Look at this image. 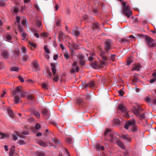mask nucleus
<instances>
[{
    "label": "nucleus",
    "mask_w": 156,
    "mask_h": 156,
    "mask_svg": "<svg viewBox=\"0 0 156 156\" xmlns=\"http://www.w3.org/2000/svg\"><path fill=\"white\" fill-rule=\"evenodd\" d=\"M12 93L14 97V102L15 104H18L20 101V98L24 97L25 95V93L23 91L21 86L17 87Z\"/></svg>",
    "instance_id": "1"
},
{
    "label": "nucleus",
    "mask_w": 156,
    "mask_h": 156,
    "mask_svg": "<svg viewBox=\"0 0 156 156\" xmlns=\"http://www.w3.org/2000/svg\"><path fill=\"white\" fill-rule=\"evenodd\" d=\"M122 5L124 7L123 12L127 17L129 18L132 14V12L130 9V8L128 6H126V4L124 2L122 3Z\"/></svg>",
    "instance_id": "2"
},
{
    "label": "nucleus",
    "mask_w": 156,
    "mask_h": 156,
    "mask_svg": "<svg viewBox=\"0 0 156 156\" xmlns=\"http://www.w3.org/2000/svg\"><path fill=\"white\" fill-rule=\"evenodd\" d=\"M145 40L147 44L149 47L152 48L155 46V42L150 37L146 36L145 37Z\"/></svg>",
    "instance_id": "3"
},
{
    "label": "nucleus",
    "mask_w": 156,
    "mask_h": 156,
    "mask_svg": "<svg viewBox=\"0 0 156 156\" xmlns=\"http://www.w3.org/2000/svg\"><path fill=\"white\" fill-rule=\"evenodd\" d=\"M112 44V43L110 40L108 39L106 41L105 49L107 52L109 51L111 49V46Z\"/></svg>",
    "instance_id": "4"
},
{
    "label": "nucleus",
    "mask_w": 156,
    "mask_h": 156,
    "mask_svg": "<svg viewBox=\"0 0 156 156\" xmlns=\"http://www.w3.org/2000/svg\"><path fill=\"white\" fill-rule=\"evenodd\" d=\"M73 68L71 69L70 72L72 73H74L75 72H78L79 70V68L77 66V62H74L72 65Z\"/></svg>",
    "instance_id": "5"
},
{
    "label": "nucleus",
    "mask_w": 156,
    "mask_h": 156,
    "mask_svg": "<svg viewBox=\"0 0 156 156\" xmlns=\"http://www.w3.org/2000/svg\"><path fill=\"white\" fill-rule=\"evenodd\" d=\"M135 125V121L133 119L132 120H129L127 123L124 126V127L126 129H128L129 127V126H131L132 127Z\"/></svg>",
    "instance_id": "6"
},
{
    "label": "nucleus",
    "mask_w": 156,
    "mask_h": 156,
    "mask_svg": "<svg viewBox=\"0 0 156 156\" xmlns=\"http://www.w3.org/2000/svg\"><path fill=\"white\" fill-rule=\"evenodd\" d=\"M33 67L35 71H38L40 70V68L37 61L34 60L32 62Z\"/></svg>",
    "instance_id": "7"
},
{
    "label": "nucleus",
    "mask_w": 156,
    "mask_h": 156,
    "mask_svg": "<svg viewBox=\"0 0 156 156\" xmlns=\"http://www.w3.org/2000/svg\"><path fill=\"white\" fill-rule=\"evenodd\" d=\"M143 110V109L141 108H134L132 109V111L134 114L136 116H139L140 112Z\"/></svg>",
    "instance_id": "8"
},
{
    "label": "nucleus",
    "mask_w": 156,
    "mask_h": 156,
    "mask_svg": "<svg viewBox=\"0 0 156 156\" xmlns=\"http://www.w3.org/2000/svg\"><path fill=\"white\" fill-rule=\"evenodd\" d=\"M116 144L117 145L121 148L123 150H125L126 148L125 146L122 143V141L120 140L119 139H117L116 141Z\"/></svg>",
    "instance_id": "9"
},
{
    "label": "nucleus",
    "mask_w": 156,
    "mask_h": 156,
    "mask_svg": "<svg viewBox=\"0 0 156 156\" xmlns=\"http://www.w3.org/2000/svg\"><path fill=\"white\" fill-rule=\"evenodd\" d=\"M94 86V83L93 81H91L85 84L83 87L84 88H86L88 87H93Z\"/></svg>",
    "instance_id": "10"
},
{
    "label": "nucleus",
    "mask_w": 156,
    "mask_h": 156,
    "mask_svg": "<svg viewBox=\"0 0 156 156\" xmlns=\"http://www.w3.org/2000/svg\"><path fill=\"white\" fill-rule=\"evenodd\" d=\"M4 38L6 41L11 42L12 39L11 34L10 33H7L5 36Z\"/></svg>",
    "instance_id": "11"
},
{
    "label": "nucleus",
    "mask_w": 156,
    "mask_h": 156,
    "mask_svg": "<svg viewBox=\"0 0 156 156\" xmlns=\"http://www.w3.org/2000/svg\"><path fill=\"white\" fill-rule=\"evenodd\" d=\"M1 55L3 58H8L9 54L7 51H2L1 52Z\"/></svg>",
    "instance_id": "12"
},
{
    "label": "nucleus",
    "mask_w": 156,
    "mask_h": 156,
    "mask_svg": "<svg viewBox=\"0 0 156 156\" xmlns=\"http://www.w3.org/2000/svg\"><path fill=\"white\" fill-rule=\"evenodd\" d=\"M20 54L19 51H15L13 55V58L16 60H18L20 58Z\"/></svg>",
    "instance_id": "13"
},
{
    "label": "nucleus",
    "mask_w": 156,
    "mask_h": 156,
    "mask_svg": "<svg viewBox=\"0 0 156 156\" xmlns=\"http://www.w3.org/2000/svg\"><path fill=\"white\" fill-rule=\"evenodd\" d=\"M99 26L100 24L98 23H93L91 25V27L92 28L95 30H100Z\"/></svg>",
    "instance_id": "14"
},
{
    "label": "nucleus",
    "mask_w": 156,
    "mask_h": 156,
    "mask_svg": "<svg viewBox=\"0 0 156 156\" xmlns=\"http://www.w3.org/2000/svg\"><path fill=\"white\" fill-rule=\"evenodd\" d=\"M17 134L16 135L14 134L12 136L13 137V139L14 140H17V136H18L20 137L21 138H23L24 137V136L22 135H20V133H18V132H17Z\"/></svg>",
    "instance_id": "15"
},
{
    "label": "nucleus",
    "mask_w": 156,
    "mask_h": 156,
    "mask_svg": "<svg viewBox=\"0 0 156 156\" xmlns=\"http://www.w3.org/2000/svg\"><path fill=\"white\" fill-rule=\"evenodd\" d=\"M91 66L94 69H98V63L96 61L92 62L91 63Z\"/></svg>",
    "instance_id": "16"
},
{
    "label": "nucleus",
    "mask_w": 156,
    "mask_h": 156,
    "mask_svg": "<svg viewBox=\"0 0 156 156\" xmlns=\"http://www.w3.org/2000/svg\"><path fill=\"white\" fill-rule=\"evenodd\" d=\"M77 104L81 106H84L85 103L84 102L83 100L81 98H77L76 101Z\"/></svg>",
    "instance_id": "17"
},
{
    "label": "nucleus",
    "mask_w": 156,
    "mask_h": 156,
    "mask_svg": "<svg viewBox=\"0 0 156 156\" xmlns=\"http://www.w3.org/2000/svg\"><path fill=\"white\" fill-rule=\"evenodd\" d=\"M15 147L14 146H12L9 150V156H13L15 151Z\"/></svg>",
    "instance_id": "18"
},
{
    "label": "nucleus",
    "mask_w": 156,
    "mask_h": 156,
    "mask_svg": "<svg viewBox=\"0 0 156 156\" xmlns=\"http://www.w3.org/2000/svg\"><path fill=\"white\" fill-rule=\"evenodd\" d=\"M22 58L24 61H27L30 59L29 57L26 54H22Z\"/></svg>",
    "instance_id": "19"
},
{
    "label": "nucleus",
    "mask_w": 156,
    "mask_h": 156,
    "mask_svg": "<svg viewBox=\"0 0 156 156\" xmlns=\"http://www.w3.org/2000/svg\"><path fill=\"white\" fill-rule=\"evenodd\" d=\"M21 36L22 37V39L23 40H26L28 37L27 34L24 32L21 33Z\"/></svg>",
    "instance_id": "20"
},
{
    "label": "nucleus",
    "mask_w": 156,
    "mask_h": 156,
    "mask_svg": "<svg viewBox=\"0 0 156 156\" xmlns=\"http://www.w3.org/2000/svg\"><path fill=\"white\" fill-rule=\"evenodd\" d=\"M38 143L41 147H45L47 146L46 143L42 140H40L38 141Z\"/></svg>",
    "instance_id": "21"
},
{
    "label": "nucleus",
    "mask_w": 156,
    "mask_h": 156,
    "mask_svg": "<svg viewBox=\"0 0 156 156\" xmlns=\"http://www.w3.org/2000/svg\"><path fill=\"white\" fill-rule=\"evenodd\" d=\"M32 114L35 115L37 119H39L40 118V114L38 112L35 111H33L32 112Z\"/></svg>",
    "instance_id": "22"
},
{
    "label": "nucleus",
    "mask_w": 156,
    "mask_h": 156,
    "mask_svg": "<svg viewBox=\"0 0 156 156\" xmlns=\"http://www.w3.org/2000/svg\"><path fill=\"white\" fill-rule=\"evenodd\" d=\"M60 48L62 49L61 51L62 53H63V54H65V53H66L67 52L64 46L62 44H61L60 45Z\"/></svg>",
    "instance_id": "23"
},
{
    "label": "nucleus",
    "mask_w": 156,
    "mask_h": 156,
    "mask_svg": "<svg viewBox=\"0 0 156 156\" xmlns=\"http://www.w3.org/2000/svg\"><path fill=\"white\" fill-rule=\"evenodd\" d=\"M0 135L1 136V139H5L9 137L5 133L0 132Z\"/></svg>",
    "instance_id": "24"
},
{
    "label": "nucleus",
    "mask_w": 156,
    "mask_h": 156,
    "mask_svg": "<svg viewBox=\"0 0 156 156\" xmlns=\"http://www.w3.org/2000/svg\"><path fill=\"white\" fill-rule=\"evenodd\" d=\"M48 83L46 82L44 83H43L41 84V86L44 89H47L48 88Z\"/></svg>",
    "instance_id": "25"
},
{
    "label": "nucleus",
    "mask_w": 156,
    "mask_h": 156,
    "mask_svg": "<svg viewBox=\"0 0 156 156\" xmlns=\"http://www.w3.org/2000/svg\"><path fill=\"white\" fill-rule=\"evenodd\" d=\"M129 39L128 37H126L125 38H122L121 39L119 40V41L122 43H125L128 41Z\"/></svg>",
    "instance_id": "26"
},
{
    "label": "nucleus",
    "mask_w": 156,
    "mask_h": 156,
    "mask_svg": "<svg viewBox=\"0 0 156 156\" xmlns=\"http://www.w3.org/2000/svg\"><path fill=\"white\" fill-rule=\"evenodd\" d=\"M141 68L140 65V64L136 65L132 69V70L139 71Z\"/></svg>",
    "instance_id": "27"
},
{
    "label": "nucleus",
    "mask_w": 156,
    "mask_h": 156,
    "mask_svg": "<svg viewBox=\"0 0 156 156\" xmlns=\"http://www.w3.org/2000/svg\"><path fill=\"white\" fill-rule=\"evenodd\" d=\"M35 97L32 95H29L27 96V100L29 101H34L35 99Z\"/></svg>",
    "instance_id": "28"
},
{
    "label": "nucleus",
    "mask_w": 156,
    "mask_h": 156,
    "mask_svg": "<svg viewBox=\"0 0 156 156\" xmlns=\"http://www.w3.org/2000/svg\"><path fill=\"white\" fill-rule=\"evenodd\" d=\"M7 112L9 116L12 118H13L14 117L13 113L11 109H8L7 110Z\"/></svg>",
    "instance_id": "29"
},
{
    "label": "nucleus",
    "mask_w": 156,
    "mask_h": 156,
    "mask_svg": "<svg viewBox=\"0 0 156 156\" xmlns=\"http://www.w3.org/2000/svg\"><path fill=\"white\" fill-rule=\"evenodd\" d=\"M72 33L75 36H78L80 34V32L77 30H73Z\"/></svg>",
    "instance_id": "30"
},
{
    "label": "nucleus",
    "mask_w": 156,
    "mask_h": 156,
    "mask_svg": "<svg viewBox=\"0 0 156 156\" xmlns=\"http://www.w3.org/2000/svg\"><path fill=\"white\" fill-rule=\"evenodd\" d=\"M95 55L94 53H92L90 55L89 57V60L90 62H92L93 61V59L95 57Z\"/></svg>",
    "instance_id": "31"
},
{
    "label": "nucleus",
    "mask_w": 156,
    "mask_h": 156,
    "mask_svg": "<svg viewBox=\"0 0 156 156\" xmlns=\"http://www.w3.org/2000/svg\"><path fill=\"white\" fill-rule=\"evenodd\" d=\"M20 69L18 67L13 66L11 68L10 70L11 71H18Z\"/></svg>",
    "instance_id": "32"
},
{
    "label": "nucleus",
    "mask_w": 156,
    "mask_h": 156,
    "mask_svg": "<svg viewBox=\"0 0 156 156\" xmlns=\"http://www.w3.org/2000/svg\"><path fill=\"white\" fill-rule=\"evenodd\" d=\"M145 100L146 101L147 103L149 104L150 105L151 104V106H153L151 104V98L149 96L147 97L145 99Z\"/></svg>",
    "instance_id": "33"
},
{
    "label": "nucleus",
    "mask_w": 156,
    "mask_h": 156,
    "mask_svg": "<svg viewBox=\"0 0 156 156\" xmlns=\"http://www.w3.org/2000/svg\"><path fill=\"white\" fill-rule=\"evenodd\" d=\"M51 70L54 75H55L56 74V70L55 69V66L54 64L51 65Z\"/></svg>",
    "instance_id": "34"
},
{
    "label": "nucleus",
    "mask_w": 156,
    "mask_h": 156,
    "mask_svg": "<svg viewBox=\"0 0 156 156\" xmlns=\"http://www.w3.org/2000/svg\"><path fill=\"white\" fill-rule=\"evenodd\" d=\"M121 137L123 139L126 140L128 141H129L130 140V138H129L128 135H122L121 136Z\"/></svg>",
    "instance_id": "35"
},
{
    "label": "nucleus",
    "mask_w": 156,
    "mask_h": 156,
    "mask_svg": "<svg viewBox=\"0 0 156 156\" xmlns=\"http://www.w3.org/2000/svg\"><path fill=\"white\" fill-rule=\"evenodd\" d=\"M52 141H53L56 144L58 145L60 144V141L57 138H52Z\"/></svg>",
    "instance_id": "36"
},
{
    "label": "nucleus",
    "mask_w": 156,
    "mask_h": 156,
    "mask_svg": "<svg viewBox=\"0 0 156 156\" xmlns=\"http://www.w3.org/2000/svg\"><path fill=\"white\" fill-rule=\"evenodd\" d=\"M119 110L121 111L122 113H126L128 112L126 108H118Z\"/></svg>",
    "instance_id": "37"
},
{
    "label": "nucleus",
    "mask_w": 156,
    "mask_h": 156,
    "mask_svg": "<svg viewBox=\"0 0 156 156\" xmlns=\"http://www.w3.org/2000/svg\"><path fill=\"white\" fill-rule=\"evenodd\" d=\"M96 148L98 150L103 151L104 150V147L102 146H101L99 144H97L96 146Z\"/></svg>",
    "instance_id": "38"
},
{
    "label": "nucleus",
    "mask_w": 156,
    "mask_h": 156,
    "mask_svg": "<svg viewBox=\"0 0 156 156\" xmlns=\"http://www.w3.org/2000/svg\"><path fill=\"white\" fill-rule=\"evenodd\" d=\"M36 156H44L45 154L43 152L37 151L35 153Z\"/></svg>",
    "instance_id": "39"
},
{
    "label": "nucleus",
    "mask_w": 156,
    "mask_h": 156,
    "mask_svg": "<svg viewBox=\"0 0 156 156\" xmlns=\"http://www.w3.org/2000/svg\"><path fill=\"white\" fill-rule=\"evenodd\" d=\"M21 51L22 54H26L27 53V49L24 46H22L21 48Z\"/></svg>",
    "instance_id": "40"
},
{
    "label": "nucleus",
    "mask_w": 156,
    "mask_h": 156,
    "mask_svg": "<svg viewBox=\"0 0 156 156\" xmlns=\"http://www.w3.org/2000/svg\"><path fill=\"white\" fill-rule=\"evenodd\" d=\"M44 51L47 53L48 54L50 53L49 50L48 48V46L47 45H45L44 46Z\"/></svg>",
    "instance_id": "41"
},
{
    "label": "nucleus",
    "mask_w": 156,
    "mask_h": 156,
    "mask_svg": "<svg viewBox=\"0 0 156 156\" xmlns=\"http://www.w3.org/2000/svg\"><path fill=\"white\" fill-rule=\"evenodd\" d=\"M48 110L45 109H44L42 111V114L43 115H48Z\"/></svg>",
    "instance_id": "42"
},
{
    "label": "nucleus",
    "mask_w": 156,
    "mask_h": 156,
    "mask_svg": "<svg viewBox=\"0 0 156 156\" xmlns=\"http://www.w3.org/2000/svg\"><path fill=\"white\" fill-rule=\"evenodd\" d=\"M133 128L131 129V131L133 133L136 132L138 130V128L137 127V126L136 125L133 126Z\"/></svg>",
    "instance_id": "43"
},
{
    "label": "nucleus",
    "mask_w": 156,
    "mask_h": 156,
    "mask_svg": "<svg viewBox=\"0 0 156 156\" xmlns=\"http://www.w3.org/2000/svg\"><path fill=\"white\" fill-rule=\"evenodd\" d=\"M66 142L69 144H71L73 142L72 139L71 138L67 137L66 139Z\"/></svg>",
    "instance_id": "44"
},
{
    "label": "nucleus",
    "mask_w": 156,
    "mask_h": 156,
    "mask_svg": "<svg viewBox=\"0 0 156 156\" xmlns=\"http://www.w3.org/2000/svg\"><path fill=\"white\" fill-rule=\"evenodd\" d=\"M111 132V129H107L105 131V132L104 135L106 136L108 134H110Z\"/></svg>",
    "instance_id": "45"
},
{
    "label": "nucleus",
    "mask_w": 156,
    "mask_h": 156,
    "mask_svg": "<svg viewBox=\"0 0 156 156\" xmlns=\"http://www.w3.org/2000/svg\"><path fill=\"white\" fill-rule=\"evenodd\" d=\"M101 56L102 58V59L104 61H105L107 59L105 55L104 52H102L101 54Z\"/></svg>",
    "instance_id": "46"
},
{
    "label": "nucleus",
    "mask_w": 156,
    "mask_h": 156,
    "mask_svg": "<svg viewBox=\"0 0 156 156\" xmlns=\"http://www.w3.org/2000/svg\"><path fill=\"white\" fill-rule=\"evenodd\" d=\"M133 78L134 79L132 80L131 83L133 85H135V82H136L138 80V79L135 76H134Z\"/></svg>",
    "instance_id": "47"
},
{
    "label": "nucleus",
    "mask_w": 156,
    "mask_h": 156,
    "mask_svg": "<svg viewBox=\"0 0 156 156\" xmlns=\"http://www.w3.org/2000/svg\"><path fill=\"white\" fill-rule=\"evenodd\" d=\"M41 36L44 38L47 37L48 35V34L47 33L43 32L41 33Z\"/></svg>",
    "instance_id": "48"
},
{
    "label": "nucleus",
    "mask_w": 156,
    "mask_h": 156,
    "mask_svg": "<svg viewBox=\"0 0 156 156\" xmlns=\"http://www.w3.org/2000/svg\"><path fill=\"white\" fill-rule=\"evenodd\" d=\"M47 74L48 75V77H49L50 79L52 78V74L50 71H47Z\"/></svg>",
    "instance_id": "49"
},
{
    "label": "nucleus",
    "mask_w": 156,
    "mask_h": 156,
    "mask_svg": "<svg viewBox=\"0 0 156 156\" xmlns=\"http://www.w3.org/2000/svg\"><path fill=\"white\" fill-rule=\"evenodd\" d=\"M36 24L38 27H40L41 25V22L40 20H38L36 22Z\"/></svg>",
    "instance_id": "50"
},
{
    "label": "nucleus",
    "mask_w": 156,
    "mask_h": 156,
    "mask_svg": "<svg viewBox=\"0 0 156 156\" xmlns=\"http://www.w3.org/2000/svg\"><path fill=\"white\" fill-rule=\"evenodd\" d=\"M6 2V1H4L3 0H2L1 1H0V6H4L5 5V3Z\"/></svg>",
    "instance_id": "51"
},
{
    "label": "nucleus",
    "mask_w": 156,
    "mask_h": 156,
    "mask_svg": "<svg viewBox=\"0 0 156 156\" xmlns=\"http://www.w3.org/2000/svg\"><path fill=\"white\" fill-rule=\"evenodd\" d=\"M59 35L60 38H62L65 37V35L62 32H60L59 34Z\"/></svg>",
    "instance_id": "52"
},
{
    "label": "nucleus",
    "mask_w": 156,
    "mask_h": 156,
    "mask_svg": "<svg viewBox=\"0 0 156 156\" xmlns=\"http://www.w3.org/2000/svg\"><path fill=\"white\" fill-rule=\"evenodd\" d=\"M29 44L31 45V46H32L34 48H35L36 47V45L34 43L32 42H29Z\"/></svg>",
    "instance_id": "53"
},
{
    "label": "nucleus",
    "mask_w": 156,
    "mask_h": 156,
    "mask_svg": "<svg viewBox=\"0 0 156 156\" xmlns=\"http://www.w3.org/2000/svg\"><path fill=\"white\" fill-rule=\"evenodd\" d=\"M63 55H64L65 58H66V59H68L69 58V56L68 52L66 53H65V54H63Z\"/></svg>",
    "instance_id": "54"
},
{
    "label": "nucleus",
    "mask_w": 156,
    "mask_h": 156,
    "mask_svg": "<svg viewBox=\"0 0 156 156\" xmlns=\"http://www.w3.org/2000/svg\"><path fill=\"white\" fill-rule=\"evenodd\" d=\"M145 117V116L144 114H141L140 116V119L141 120H142L143 119H144Z\"/></svg>",
    "instance_id": "55"
},
{
    "label": "nucleus",
    "mask_w": 156,
    "mask_h": 156,
    "mask_svg": "<svg viewBox=\"0 0 156 156\" xmlns=\"http://www.w3.org/2000/svg\"><path fill=\"white\" fill-rule=\"evenodd\" d=\"M114 122L115 124H118L120 122V120L117 119H115L114 120Z\"/></svg>",
    "instance_id": "56"
},
{
    "label": "nucleus",
    "mask_w": 156,
    "mask_h": 156,
    "mask_svg": "<svg viewBox=\"0 0 156 156\" xmlns=\"http://www.w3.org/2000/svg\"><path fill=\"white\" fill-rule=\"evenodd\" d=\"M20 18L18 16H16V22L17 23H18L20 22Z\"/></svg>",
    "instance_id": "57"
},
{
    "label": "nucleus",
    "mask_w": 156,
    "mask_h": 156,
    "mask_svg": "<svg viewBox=\"0 0 156 156\" xmlns=\"http://www.w3.org/2000/svg\"><path fill=\"white\" fill-rule=\"evenodd\" d=\"M35 127L36 129H39L41 128V126L39 124L37 123L36 124Z\"/></svg>",
    "instance_id": "58"
},
{
    "label": "nucleus",
    "mask_w": 156,
    "mask_h": 156,
    "mask_svg": "<svg viewBox=\"0 0 156 156\" xmlns=\"http://www.w3.org/2000/svg\"><path fill=\"white\" fill-rule=\"evenodd\" d=\"M116 56L115 55H111V59L113 61H114L115 60V57Z\"/></svg>",
    "instance_id": "59"
},
{
    "label": "nucleus",
    "mask_w": 156,
    "mask_h": 156,
    "mask_svg": "<svg viewBox=\"0 0 156 156\" xmlns=\"http://www.w3.org/2000/svg\"><path fill=\"white\" fill-rule=\"evenodd\" d=\"M18 77L19 79L21 82H24L23 79L21 76H19Z\"/></svg>",
    "instance_id": "60"
},
{
    "label": "nucleus",
    "mask_w": 156,
    "mask_h": 156,
    "mask_svg": "<svg viewBox=\"0 0 156 156\" xmlns=\"http://www.w3.org/2000/svg\"><path fill=\"white\" fill-rule=\"evenodd\" d=\"M12 10H13V12L15 13H16L18 11V9L17 8H15L13 9Z\"/></svg>",
    "instance_id": "61"
},
{
    "label": "nucleus",
    "mask_w": 156,
    "mask_h": 156,
    "mask_svg": "<svg viewBox=\"0 0 156 156\" xmlns=\"http://www.w3.org/2000/svg\"><path fill=\"white\" fill-rule=\"evenodd\" d=\"M58 80V78L57 77V76H56V75H55V77L53 79V80L55 82H57Z\"/></svg>",
    "instance_id": "62"
},
{
    "label": "nucleus",
    "mask_w": 156,
    "mask_h": 156,
    "mask_svg": "<svg viewBox=\"0 0 156 156\" xmlns=\"http://www.w3.org/2000/svg\"><path fill=\"white\" fill-rule=\"evenodd\" d=\"M78 57L80 60L83 59L84 58L83 56L82 55H79Z\"/></svg>",
    "instance_id": "63"
},
{
    "label": "nucleus",
    "mask_w": 156,
    "mask_h": 156,
    "mask_svg": "<svg viewBox=\"0 0 156 156\" xmlns=\"http://www.w3.org/2000/svg\"><path fill=\"white\" fill-rule=\"evenodd\" d=\"M132 62L131 60H128L126 62V65L128 66Z\"/></svg>",
    "instance_id": "64"
}]
</instances>
